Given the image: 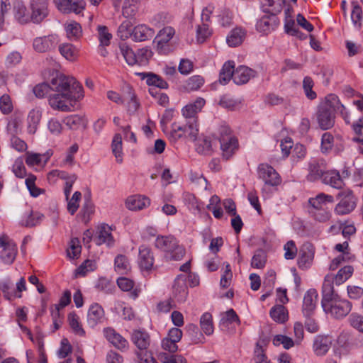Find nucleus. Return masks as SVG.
I'll return each mask as SVG.
<instances>
[{
    "label": "nucleus",
    "instance_id": "obj_26",
    "mask_svg": "<svg viewBox=\"0 0 363 363\" xmlns=\"http://www.w3.org/2000/svg\"><path fill=\"white\" fill-rule=\"evenodd\" d=\"M175 33L172 27H165L161 30L155 39L158 50H162L163 48L169 43Z\"/></svg>",
    "mask_w": 363,
    "mask_h": 363
},
{
    "label": "nucleus",
    "instance_id": "obj_4",
    "mask_svg": "<svg viewBox=\"0 0 363 363\" xmlns=\"http://www.w3.org/2000/svg\"><path fill=\"white\" fill-rule=\"evenodd\" d=\"M309 204L315 211H321L318 215L315 214V211H311L312 213H314L315 219L319 221H324L328 219L329 216L326 211L328 208L327 205L328 203H334V198L328 194L320 193L314 198H311L308 200Z\"/></svg>",
    "mask_w": 363,
    "mask_h": 363
},
{
    "label": "nucleus",
    "instance_id": "obj_5",
    "mask_svg": "<svg viewBox=\"0 0 363 363\" xmlns=\"http://www.w3.org/2000/svg\"><path fill=\"white\" fill-rule=\"evenodd\" d=\"M351 309L352 303L347 300L340 298V296L323 308L326 313H330L336 318L346 316Z\"/></svg>",
    "mask_w": 363,
    "mask_h": 363
},
{
    "label": "nucleus",
    "instance_id": "obj_23",
    "mask_svg": "<svg viewBox=\"0 0 363 363\" xmlns=\"http://www.w3.org/2000/svg\"><path fill=\"white\" fill-rule=\"evenodd\" d=\"M131 341L138 350L147 349L150 342V335L145 331L135 330L131 334Z\"/></svg>",
    "mask_w": 363,
    "mask_h": 363
},
{
    "label": "nucleus",
    "instance_id": "obj_53",
    "mask_svg": "<svg viewBox=\"0 0 363 363\" xmlns=\"http://www.w3.org/2000/svg\"><path fill=\"white\" fill-rule=\"evenodd\" d=\"M130 269L128 258L122 255H118L115 258V269L121 274L126 273Z\"/></svg>",
    "mask_w": 363,
    "mask_h": 363
},
{
    "label": "nucleus",
    "instance_id": "obj_55",
    "mask_svg": "<svg viewBox=\"0 0 363 363\" xmlns=\"http://www.w3.org/2000/svg\"><path fill=\"white\" fill-rule=\"evenodd\" d=\"M132 26L133 23L130 20H125L120 25L118 29V35L121 39L124 40L131 36Z\"/></svg>",
    "mask_w": 363,
    "mask_h": 363
},
{
    "label": "nucleus",
    "instance_id": "obj_48",
    "mask_svg": "<svg viewBox=\"0 0 363 363\" xmlns=\"http://www.w3.org/2000/svg\"><path fill=\"white\" fill-rule=\"evenodd\" d=\"M65 29L69 38L77 39L82 35V27L76 21L67 23L65 26Z\"/></svg>",
    "mask_w": 363,
    "mask_h": 363
},
{
    "label": "nucleus",
    "instance_id": "obj_38",
    "mask_svg": "<svg viewBox=\"0 0 363 363\" xmlns=\"http://www.w3.org/2000/svg\"><path fill=\"white\" fill-rule=\"evenodd\" d=\"M233 323H236L238 325H240V320L235 311L231 308L222 315L220 325L223 328H229V325Z\"/></svg>",
    "mask_w": 363,
    "mask_h": 363
},
{
    "label": "nucleus",
    "instance_id": "obj_36",
    "mask_svg": "<svg viewBox=\"0 0 363 363\" xmlns=\"http://www.w3.org/2000/svg\"><path fill=\"white\" fill-rule=\"evenodd\" d=\"M235 64L233 61L225 62L220 72L219 82L222 84H226L231 79L234 77Z\"/></svg>",
    "mask_w": 363,
    "mask_h": 363
},
{
    "label": "nucleus",
    "instance_id": "obj_63",
    "mask_svg": "<svg viewBox=\"0 0 363 363\" xmlns=\"http://www.w3.org/2000/svg\"><path fill=\"white\" fill-rule=\"evenodd\" d=\"M81 198V192L75 191L71 199L68 201L67 210L72 215H73L77 211L79 208V202Z\"/></svg>",
    "mask_w": 363,
    "mask_h": 363
},
{
    "label": "nucleus",
    "instance_id": "obj_10",
    "mask_svg": "<svg viewBox=\"0 0 363 363\" xmlns=\"http://www.w3.org/2000/svg\"><path fill=\"white\" fill-rule=\"evenodd\" d=\"M340 195L342 199L335 207V212L339 215L347 214L352 211L356 206L354 196L350 191H343Z\"/></svg>",
    "mask_w": 363,
    "mask_h": 363
},
{
    "label": "nucleus",
    "instance_id": "obj_6",
    "mask_svg": "<svg viewBox=\"0 0 363 363\" xmlns=\"http://www.w3.org/2000/svg\"><path fill=\"white\" fill-rule=\"evenodd\" d=\"M259 179H262L266 185L277 186L281 182V179L277 172L270 165L260 164L257 167Z\"/></svg>",
    "mask_w": 363,
    "mask_h": 363
},
{
    "label": "nucleus",
    "instance_id": "obj_34",
    "mask_svg": "<svg viewBox=\"0 0 363 363\" xmlns=\"http://www.w3.org/2000/svg\"><path fill=\"white\" fill-rule=\"evenodd\" d=\"M246 35V32L241 28H235L232 30L228 35L226 41L230 47H237L240 45Z\"/></svg>",
    "mask_w": 363,
    "mask_h": 363
},
{
    "label": "nucleus",
    "instance_id": "obj_35",
    "mask_svg": "<svg viewBox=\"0 0 363 363\" xmlns=\"http://www.w3.org/2000/svg\"><path fill=\"white\" fill-rule=\"evenodd\" d=\"M42 113L41 111L36 109H32L28 115L27 122L28 127L27 130L30 134H34L37 131L38 126L41 120Z\"/></svg>",
    "mask_w": 363,
    "mask_h": 363
},
{
    "label": "nucleus",
    "instance_id": "obj_28",
    "mask_svg": "<svg viewBox=\"0 0 363 363\" xmlns=\"http://www.w3.org/2000/svg\"><path fill=\"white\" fill-rule=\"evenodd\" d=\"M174 296L178 302H184L188 295V288L184 279L178 278L173 286Z\"/></svg>",
    "mask_w": 363,
    "mask_h": 363
},
{
    "label": "nucleus",
    "instance_id": "obj_51",
    "mask_svg": "<svg viewBox=\"0 0 363 363\" xmlns=\"http://www.w3.org/2000/svg\"><path fill=\"white\" fill-rule=\"evenodd\" d=\"M85 122L84 117L79 115H72L64 119V123L70 129H77L81 125H84Z\"/></svg>",
    "mask_w": 363,
    "mask_h": 363
},
{
    "label": "nucleus",
    "instance_id": "obj_37",
    "mask_svg": "<svg viewBox=\"0 0 363 363\" xmlns=\"http://www.w3.org/2000/svg\"><path fill=\"white\" fill-rule=\"evenodd\" d=\"M204 83V79L200 75H194L189 78L182 86L185 91L190 92L197 91Z\"/></svg>",
    "mask_w": 363,
    "mask_h": 363
},
{
    "label": "nucleus",
    "instance_id": "obj_1",
    "mask_svg": "<svg viewBox=\"0 0 363 363\" xmlns=\"http://www.w3.org/2000/svg\"><path fill=\"white\" fill-rule=\"evenodd\" d=\"M51 90L56 92L49 96L50 106L58 111H69L66 101H74L83 98V88L72 77L57 73L50 83Z\"/></svg>",
    "mask_w": 363,
    "mask_h": 363
},
{
    "label": "nucleus",
    "instance_id": "obj_46",
    "mask_svg": "<svg viewBox=\"0 0 363 363\" xmlns=\"http://www.w3.org/2000/svg\"><path fill=\"white\" fill-rule=\"evenodd\" d=\"M266 262V252L263 250L259 249L255 252V255L252 258L251 266L253 268L262 269L265 266Z\"/></svg>",
    "mask_w": 363,
    "mask_h": 363
},
{
    "label": "nucleus",
    "instance_id": "obj_9",
    "mask_svg": "<svg viewBox=\"0 0 363 363\" xmlns=\"http://www.w3.org/2000/svg\"><path fill=\"white\" fill-rule=\"evenodd\" d=\"M278 13H270L262 16L256 24L258 32L267 35L274 30L279 25V20L277 17Z\"/></svg>",
    "mask_w": 363,
    "mask_h": 363
},
{
    "label": "nucleus",
    "instance_id": "obj_41",
    "mask_svg": "<svg viewBox=\"0 0 363 363\" xmlns=\"http://www.w3.org/2000/svg\"><path fill=\"white\" fill-rule=\"evenodd\" d=\"M270 316L276 322L284 323L287 320L286 310L283 305H276L270 310Z\"/></svg>",
    "mask_w": 363,
    "mask_h": 363
},
{
    "label": "nucleus",
    "instance_id": "obj_12",
    "mask_svg": "<svg viewBox=\"0 0 363 363\" xmlns=\"http://www.w3.org/2000/svg\"><path fill=\"white\" fill-rule=\"evenodd\" d=\"M104 334L108 341L117 349L123 350L128 348V342L114 329L106 328L104 330Z\"/></svg>",
    "mask_w": 363,
    "mask_h": 363
},
{
    "label": "nucleus",
    "instance_id": "obj_16",
    "mask_svg": "<svg viewBox=\"0 0 363 363\" xmlns=\"http://www.w3.org/2000/svg\"><path fill=\"white\" fill-rule=\"evenodd\" d=\"M154 256L152 250L147 246L139 248V265L143 270L149 271L152 268Z\"/></svg>",
    "mask_w": 363,
    "mask_h": 363
},
{
    "label": "nucleus",
    "instance_id": "obj_3",
    "mask_svg": "<svg viewBox=\"0 0 363 363\" xmlns=\"http://www.w3.org/2000/svg\"><path fill=\"white\" fill-rule=\"evenodd\" d=\"M155 246L165 252L167 257L172 260H180L185 255V249L179 245L177 240L172 235L157 236Z\"/></svg>",
    "mask_w": 363,
    "mask_h": 363
},
{
    "label": "nucleus",
    "instance_id": "obj_32",
    "mask_svg": "<svg viewBox=\"0 0 363 363\" xmlns=\"http://www.w3.org/2000/svg\"><path fill=\"white\" fill-rule=\"evenodd\" d=\"M220 145L223 158L227 160L233 156L238 149V142L236 138L228 139L226 141L222 139L221 142H220Z\"/></svg>",
    "mask_w": 363,
    "mask_h": 363
},
{
    "label": "nucleus",
    "instance_id": "obj_25",
    "mask_svg": "<svg viewBox=\"0 0 363 363\" xmlns=\"http://www.w3.org/2000/svg\"><path fill=\"white\" fill-rule=\"evenodd\" d=\"M150 199L145 196L135 195L127 199L126 207L131 211L141 210L150 205Z\"/></svg>",
    "mask_w": 363,
    "mask_h": 363
},
{
    "label": "nucleus",
    "instance_id": "obj_19",
    "mask_svg": "<svg viewBox=\"0 0 363 363\" xmlns=\"http://www.w3.org/2000/svg\"><path fill=\"white\" fill-rule=\"evenodd\" d=\"M142 79L146 80V84L150 86H155L162 89L168 88L167 82L164 80L160 75L153 72H140L137 73Z\"/></svg>",
    "mask_w": 363,
    "mask_h": 363
},
{
    "label": "nucleus",
    "instance_id": "obj_59",
    "mask_svg": "<svg viewBox=\"0 0 363 363\" xmlns=\"http://www.w3.org/2000/svg\"><path fill=\"white\" fill-rule=\"evenodd\" d=\"M0 110L4 115L9 114L13 111V104L9 95L4 94L1 96Z\"/></svg>",
    "mask_w": 363,
    "mask_h": 363
},
{
    "label": "nucleus",
    "instance_id": "obj_54",
    "mask_svg": "<svg viewBox=\"0 0 363 363\" xmlns=\"http://www.w3.org/2000/svg\"><path fill=\"white\" fill-rule=\"evenodd\" d=\"M314 86L313 80L310 77H305L303 80V89L306 96L310 99L313 100L317 97L316 93L313 91Z\"/></svg>",
    "mask_w": 363,
    "mask_h": 363
},
{
    "label": "nucleus",
    "instance_id": "obj_45",
    "mask_svg": "<svg viewBox=\"0 0 363 363\" xmlns=\"http://www.w3.org/2000/svg\"><path fill=\"white\" fill-rule=\"evenodd\" d=\"M112 152L116 157V161L118 163L122 162V137L120 134H116L113 137L112 144Z\"/></svg>",
    "mask_w": 363,
    "mask_h": 363
},
{
    "label": "nucleus",
    "instance_id": "obj_15",
    "mask_svg": "<svg viewBox=\"0 0 363 363\" xmlns=\"http://www.w3.org/2000/svg\"><path fill=\"white\" fill-rule=\"evenodd\" d=\"M186 121L185 124L179 125V126L175 127V128L177 130H181L184 133V137H187L189 140L196 141L199 135L197 118Z\"/></svg>",
    "mask_w": 363,
    "mask_h": 363
},
{
    "label": "nucleus",
    "instance_id": "obj_27",
    "mask_svg": "<svg viewBox=\"0 0 363 363\" xmlns=\"http://www.w3.org/2000/svg\"><path fill=\"white\" fill-rule=\"evenodd\" d=\"M263 11L269 13H279L285 4V0H259Z\"/></svg>",
    "mask_w": 363,
    "mask_h": 363
},
{
    "label": "nucleus",
    "instance_id": "obj_11",
    "mask_svg": "<svg viewBox=\"0 0 363 363\" xmlns=\"http://www.w3.org/2000/svg\"><path fill=\"white\" fill-rule=\"evenodd\" d=\"M56 44L57 37L53 35H50L35 38L33 46L36 52L43 53L54 49Z\"/></svg>",
    "mask_w": 363,
    "mask_h": 363
},
{
    "label": "nucleus",
    "instance_id": "obj_2",
    "mask_svg": "<svg viewBox=\"0 0 363 363\" xmlns=\"http://www.w3.org/2000/svg\"><path fill=\"white\" fill-rule=\"evenodd\" d=\"M340 100L335 94H329L318 106L317 121L320 129H330L335 124V111L338 109Z\"/></svg>",
    "mask_w": 363,
    "mask_h": 363
},
{
    "label": "nucleus",
    "instance_id": "obj_61",
    "mask_svg": "<svg viewBox=\"0 0 363 363\" xmlns=\"http://www.w3.org/2000/svg\"><path fill=\"white\" fill-rule=\"evenodd\" d=\"M211 35V31L208 28V23L199 25L196 29L197 41L202 43Z\"/></svg>",
    "mask_w": 363,
    "mask_h": 363
},
{
    "label": "nucleus",
    "instance_id": "obj_21",
    "mask_svg": "<svg viewBox=\"0 0 363 363\" xmlns=\"http://www.w3.org/2000/svg\"><path fill=\"white\" fill-rule=\"evenodd\" d=\"M205 100L203 98H197L194 103L187 104L182 109L183 116L186 120H191V118H196V115L198 112L201 111L205 105Z\"/></svg>",
    "mask_w": 363,
    "mask_h": 363
},
{
    "label": "nucleus",
    "instance_id": "obj_49",
    "mask_svg": "<svg viewBox=\"0 0 363 363\" xmlns=\"http://www.w3.org/2000/svg\"><path fill=\"white\" fill-rule=\"evenodd\" d=\"M354 269L350 265L345 266L341 268L335 277L336 284H341L347 280L353 274Z\"/></svg>",
    "mask_w": 363,
    "mask_h": 363
},
{
    "label": "nucleus",
    "instance_id": "obj_40",
    "mask_svg": "<svg viewBox=\"0 0 363 363\" xmlns=\"http://www.w3.org/2000/svg\"><path fill=\"white\" fill-rule=\"evenodd\" d=\"M60 54L67 60L74 61L77 59L78 51L77 49L69 43H64L59 46Z\"/></svg>",
    "mask_w": 363,
    "mask_h": 363
},
{
    "label": "nucleus",
    "instance_id": "obj_17",
    "mask_svg": "<svg viewBox=\"0 0 363 363\" xmlns=\"http://www.w3.org/2000/svg\"><path fill=\"white\" fill-rule=\"evenodd\" d=\"M112 228L107 224H102L98 228L94 242L96 245L106 243L108 246L113 244V238L111 235Z\"/></svg>",
    "mask_w": 363,
    "mask_h": 363
},
{
    "label": "nucleus",
    "instance_id": "obj_64",
    "mask_svg": "<svg viewBox=\"0 0 363 363\" xmlns=\"http://www.w3.org/2000/svg\"><path fill=\"white\" fill-rule=\"evenodd\" d=\"M349 319L351 325L363 333V316L357 313H352Z\"/></svg>",
    "mask_w": 363,
    "mask_h": 363
},
{
    "label": "nucleus",
    "instance_id": "obj_8",
    "mask_svg": "<svg viewBox=\"0 0 363 363\" xmlns=\"http://www.w3.org/2000/svg\"><path fill=\"white\" fill-rule=\"evenodd\" d=\"M49 0H33L30 3V21L41 23L49 14Z\"/></svg>",
    "mask_w": 363,
    "mask_h": 363
},
{
    "label": "nucleus",
    "instance_id": "obj_47",
    "mask_svg": "<svg viewBox=\"0 0 363 363\" xmlns=\"http://www.w3.org/2000/svg\"><path fill=\"white\" fill-rule=\"evenodd\" d=\"M354 255L350 251L343 252L341 255L333 259L330 265V270L336 269L343 262H352L354 260Z\"/></svg>",
    "mask_w": 363,
    "mask_h": 363
},
{
    "label": "nucleus",
    "instance_id": "obj_31",
    "mask_svg": "<svg viewBox=\"0 0 363 363\" xmlns=\"http://www.w3.org/2000/svg\"><path fill=\"white\" fill-rule=\"evenodd\" d=\"M331 346V340L327 336H317L313 342V350L317 355H324Z\"/></svg>",
    "mask_w": 363,
    "mask_h": 363
},
{
    "label": "nucleus",
    "instance_id": "obj_7",
    "mask_svg": "<svg viewBox=\"0 0 363 363\" xmlns=\"http://www.w3.org/2000/svg\"><path fill=\"white\" fill-rule=\"evenodd\" d=\"M0 247L3 248L0 256L1 260L5 264H12L17 255L16 245L7 235H3L0 236Z\"/></svg>",
    "mask_w": 363,
    "mask_h": 363
},
{
    "label": "nucleus",
    "instance_id": "obj_20",
    "mask_svg": "<svg viewBox=\"0 0 363 363\" xmlns=\"http://www.w3.org/2000/svg\"><path fill=\"white\" fill-rule=\"evenodd\" d=\"M325 171V166L323 162L313 160L308 164L307 179L310 182H314L319 179H323Z\"/></svg>",
    "mask_w": 363,
    "mask_h": 363
},
{
    "label": "nucleus",
    "instance_id": "obj_13",
    "mask_svg": "<svg viewBox=\"0 0 363 363\" xmlns=\"http://www.w3.org/2000/svg\"><path fill=\"white\" fill-rule=\"evenodd\" d=\"M13 13L20 24H27L30 21V14L22 1L16 0L13 4Z\"/></svg>",
    "mask_w": 363,
    "mask_h": 363
},
{
    "label": "nucleus",
    "instance_id": "obj_14",
    "mask_svg": "<svg viewBox=\"0 0 363 363\" xmlns=\"http://www.w3.org/2000/svg\"><path fill=\"white\" fill-rule=\"evenodd\" d=\"M318 298L315 289H311L305 294L303 301V313L305 317H310L313 313Z\"/></svg>",
    "mask_w": 363,
    "mask_h": 363
},
{
    "label": "nucleus",
    "instance_id": "obj_60",
    "mask_svg": "<svg viewBox=\"0 0 363 363\" xmlns=\"http://www.w3.org/2000/svg\"><path fill=\"white\" fill-rule=\"evenodd\" d=\"M43 218L44 216L42 213L30 211V212L28 215V218L26 223H23V225H25L26 227L35 226L40 223Z\"/></svg>",
    "mask_w": 363,
    "mask_h": 363
},
{
    "label": "nucleus",
    "instance_id": "obj_57",
    "mask_svg": "<svg viewBox=\"0 0 363 363\" xmlns=\"http://www.w3.org/2000/svg\"><path fill=\"white\" fill-rule=\"evenodd\" d=\"M2 292L4 294V297L9 300H11L15 296V290L13 289V284L10 279H7L2 281L0 284Z\"/></svg>",
    "mask_w": 363,
    "mask_h": 363
},
{
    "label": "nucleus",
    "instance_id": "obj_56",
    "mask_svg": "<svg viewBox=\"0 0 363 363\" xmlns=\"http://www.w3.org/2000/svg\"><path fill=\"white\" fill-rule=\"evenodd\" d=\"M68 320L70 327L76 334L82 336L85 334L84 329L82 328V325L79 322V317L76 313H69L68 315Z\"/></svg>",
    "mask_w": 363,
    "mask_h": 363
},
{
    "label": "nucleus",
    "instance_id": "obj_42",
    "mask_svg": "<svg viewBox=\"0 0 363 363\" xmlns=\"http://www.w3.org/2000/svg\"><path fill=\"white\" fill-rule=\"evenodd\" d=\"M138 0H125L122 13L125 18H131L134 16L138 11Z\"/></svg>",
    "mask_w": 363,
    "mask_h": 363
},
{
    "label": "nucleus",
    "instance_id": "obj_39",
    "mask_svg": "<svg viewBox=\"0 0 363 363\" xmlns=\"http://www.w3.org/2000/svg\"><path fill=\"white\" fill-rule=\"evenodd\" d=\"M186 334L190 337V340L194 344L203 342L204 337L203 335L199 331L197 325L190 323L186 326Z\"/></svg>",
    "mask_w": 363,
    "mask_h": 363
},
{
    "label": "nucleus",
    "instance_id": "obj_33",
    "mask_svg": "<svg viewBox=\"0 0 363 363\" xmlns=\"http://www.w3.org/2000/svg\"><path fill=\"white\" fill-rule=\"evenodd\" d=\"M339 295L334 292L333 284L330 281L325 280L323 285L322 307L325 308L326 305L330 304Z\"/></svg>",
    "mask_w": 363,
    "mask_h": 363
},
{
    "label": "nucleus",
    "instance_id": "obj_29",
    "mask_svg": "<svg viewBox=\"0 0 363 363\" xmlns=\"http://www.w3.org/2000/svg\"><path fill=\"white\" fill-rule=\"evenodd\" d=\"M314 257V247L311 243H306L300 250L298 264L299 267H306Z\"/></svg>",
    "mask_w": 363,
    "mask_h": 363
},
{
    "label": "nucleus",
    "instance_id": "obj_44",
    "mask_svg": "<svg viewBox=\"0 0 363 363\" xmlns=\"http://www.w3.org/2000/svg\"><path fill=\"white\" fill-rule=\"evenodd\" d=\"M119 49L121 54L128 65H133L137 62L135 54L126 43H121L119 45Z\"/></svg>",
    "mask_w": 363,
    "mask_h": 363
},
{
    "label": "nucleus",
    "instance_id": "obj_50",
    "mask_svg": "<svg viewBox=\"0 0 363 363\" xmlns=\"http://www.w3.org/2000/svg\"><path fill=\"white\" fill-rule=\"evenodd\" d=\"M273 344L275 346L282 345L283 347L286 350H289L296 345L295 340H293L292 338L284 335H275L273 338Z\"/></svg>",
    "mask_w": 363,
    "mask_h": 363
},
{
    "label": "nucleus",
    "instance_id": "obj_62",
    "mask_svg": "<svg viewBox=\"0 0 363 363\" xmlns=\"http://www.w3.org/2000/svg\"><path fill=\"white\" fill-rule=\"evenodd\" d=\"M99 38L101 45L106 46L110 43L112 35L108 31V28L105 26H98Z\"/></svg>",
    "mask_w": 363,
    "mask_h": 363
},
{
    "label": "nucleus",
    "instance_id": "obj_43",
    "mask_svg": "<svg viewBox=\"0 0 363 363\" xmlns=\"http://www.w3.org/2000/svg\"><path fill=\"white\" fill-rule=\"evenodd\" d=\"M200 326L206 335H210L213 334L214 328L212 315L211 313H205L201 315L200 318Z\"/></svg>",
    "mask_w": 363,
    "mask_h": 363
},
{
    "label": "nucleus",
    "instance_id": "obj_22",
    "mask_svg": "<svg viewBox=\"0 0 363 363\" xmlns=\"http://www.w3.org/2000/svg\"><path fill=\"white\" fill-rule=\"evenodd\" d=\"M104 317V311L98 303L91 305L88 311L87 322L91 327L101 323Z\"/></svg>",
    "mask_w": 363,
    "mask_h": 363
},
{
    "label": "nucleus",
    "instance_id": "obj_52",
    "mask_svg": "<svg viewBox=\"0 0 363 363\" xmlns=\"http://www.w3.org/2000/svg\"><path fill=\"white\" fill-rule=\"evenodd\" d=\"M196 150L199 154L204 155H211L212 152L211 142L206 137L199 139L196 144Z\"/></svg>",
    "mask_w": 363,
    "mask_h": 363
},
{
    "label": "nucleus",
    "instance_id": "obj_58",
    "mask_svg": "<svg viewBox=\"0 0 363 363\" xmlns=\"http://www.w3.org/2000/svg\"><path fill=\"white\" fill-rule=\"evenodd\" d=\"M81 246L79 245V240L77 238H74L70 241V247L67 250V256L72 259L78 258L81 253Z\"/></svg>",
    "mask_w": 363,
    "mask_h": 363
},
{
    "label": "nucleus",
    "instance_id": "obj_30",
    "mask_svg": "<svg viewBox=\"0 0 363 363\" xmlns=\"http://www.w3.org/2000/svg\"><path fill=\"white\" fill-rule=\"evenodd\" d=\"M322 182L336 189L342 188L344 184L340 173L335 170L325 171Z\"/></svg>",
    "mask_w": 363,
    "mask_h": 363
},
{
    "label": "nucleus",
    "instance_id": "obj_24",
    "mask_svg": "<svg viewBox=\"0 0 363 363\" xmlns=\"http://www.w3.org/2000/svg\"><path fill=\"white\" fill-rule=\"evenodd\" d=\"M154 35V30L145 25H138L135 26L130 37L135 41L142 42L151 38Z\"/></svg>",
    "mask_w": 363,
    "mask_h": 363
},
{
    "label": "nucleus",
    "instance_id": "obj_18",
    "mask_svg": "<svg viewBox=\"0 0 363 363\" xmlns=\"http://www.w3.org/2000/svg\"><path fill=\"white\" fill-rule=\"evenodd\" d=\"M256 72L246 66H239L234 69L233 82L236 84L247 83L251 78L255 76Z\"/></svg>",
    "mask_w": 363,
    "mask_h": 363
}]
</instances>
